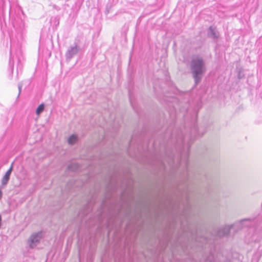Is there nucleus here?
Here are the masks:
<instances>
[{
    "label": "nucleus",
    "instance_id": "4468645a",
    "mask_svg": "<svg viewBox=\"0 0 262 262\" xmlns=\"http://www.w3.org/2000/svg\"><path fill=\"white\" fill-rule=\"evenodd\" d=\"M13 163L11 164V165L10 167L9 168V169L6 171L5 175L8 176L9 177H10L11 173L12 172V169H13Z\"/></svg>",
    "mask_w": 262,
    "mask_h": 262
},
{
    "label": "nucleus",
    "instance_id": "f8f14e48",
    "mask_svg": "<svg viewBox=\"0 0 262 262\" xmlns=\"http://www.w3.org/2000/svg\"><path fill=\"white\" fill-rule=\"evenodd\" d=\"M45 108L43 104H40L36 110V113L37 115H39L43 111Z\"/></svg>",
    "mask_w": 262,
    "mask_h": 262
},
{
    "label": "nucleus",
    "instance_id": "6ab92c4d",
    "mask_svg": "<svg viewBox=\"0 0 262 262\" xmlns=\"http://www.w3.org/2000/svg\"><path fill=\"white\" fill-rule=\"evenodd\" d=\"M130 103L132 104V100H131L130 98Z\"/></svg>",
    "mask_w": 262,
    "mask_h": 262
},
{
    "label": "nucleus",
    "instance_id": "ddd939ff",
    "mask_svg": "<svg viewBox=\"0 0 262 262\" xmlns=\"http://www.w3.org/2000/svg\"><path fill=\"white\" fill-rule=\"evenodd\" d=\"M205 262H216L214 255L210 254L206 259Z\"/></svg>",
    "mask_w": 262,
    "mask_h": 262
},
{
    "label": "nucleus",
    "instance_id": "f03ea898",
    "mask_svg": "<svg viewBox=\"0 0 262 262\" xmlns=\"http://www.w3.org/2000/svg\"><path fill=\"white\" fill-rule=\"evenodd\" d=\"M249 227L248 233L245 237L248 244L258 242L262 239V221L259 218L246 219L231 226H225L219 229L217 235L222 237L226 236L230 231L237 228Z\"/></svg>",
    "mask_w": 262,
    "mask_h": 262
},
{
    "label": "nucleus",
    "instance_id": "423d86ee",
    "mask_svg": "<svg viewBox=\"0 0 262 262\" xmlns=\"http://www.w3.org/2000/svg\"><path fill=\"white\" fill-rule=\"evenodd\" d=\"M79 51V47L78 45L75 43L74 46H71L66 53L67 59H70L76 55Z\"/></svg>",
    "mask_w": 262,
    "mask_h": 262
},
{
    "label": "nucleus",
    "instance_id": "aec40b11",
    "mask_svg": "<svg viewBox=\"0 0 262 262\" xmlns=\"http://www.w3.org/2000/svg\"><path fill=\"white\" fill-rule=\"evenodd\" d=\"M162 163L164 165H165L164 162H162Z\"/></svg>",
    "mask_w": 262,
    "mask_h": 262
},
{
    "label": "nucleus",
    "instance_id": "f3484780",
    "mask_svg": "<svg viewBox=\"0 0 262 262\" xmlns=\"http://www.w3.org/2000/svg\"><path fill=\"white\" fill-rule=\"evenodd\" d=\"M18 86L19 94L20 93V91H21L22 85H21V84L20 83H19Z\"/></svg>",
    "mask_w": 262,
    "mask_h": 262
},
{
    "label": "nucleus",
    "instance_id": "20e7f679",
    "mask_svg": "<svg viewBox=\"0 0 262 262\" xmlns=\"http://www.w3.org/2000/svg\"><path fill=\"white\" fill-rule=\"evenodd\" d=\"M11 6L10 0H0V29L3 30L4 20V14L6 11L10 13Z\"/></svg>",
    "mask_w": 262,
    "mask_h": 262
},
{
    "label": "nucleus",
    "instance_id": "f257e3e1",
    "mask_svg": "<svg viewBox=\"0 0 262 262\" xmlns=\"http://www.w3.org/2000/svg\"><path fill=\"white\" fill-rule=\"evenodd\" d=\"M189 134L177 129L172 130L171 127H169L165 133V137H168L171 142L175 145L176 149L178 148L180 154L181 159L177 160L179 165H184L185 169L183 176L186 180H188L190 175L192 172L188 165V155L189 149L193 140L200 136L197 126L194 124L192 127L188 129Z\"/></svg>",
    "mask_w": 262,
    "mask_h": 262
},
{
    "label": "nucleus",
    "instance_id": "9b49d317",
    "mask_svg": "<svg viewBox=\"0 0 262 262\" xmlns=\"http://www.w3.org/2000/svg\"><path fill=\"white\" fill-rule=\"evenodd\" d=\"M68 169L72 171H76L78 169V165L77 164L72 163L68 166Z\"/></svg>",
    "mask_w": 262,
    "mask_h": 262
},
{
    "label": "nucleus",
    "instance_id": "9d476101",
    "mask_svg": "<svg viewBox=\"0 0 262 262\" xmlns=\"http://www.w3.org/2000/svg\"><path fill=\"white\" fill-rule=\"evenodd\" d=\"M167 163L170 166H174V164L175 163V160L174 157L171 156H169L167 160Z\"/></svg>",
    "mask_w": 262,
    "mask_h": 262
},
{
    "label": "nucleus",
    "instance_id": "2eb2a0df",
    "mask_svg": "<svg viewBox=\"0 0 262 262\" xmlns=\"http://www.w3.org/2000/svg\"><path fill=\"white\" fill-rule=\"evenodd\" d=\"M13 64H14L13 59V57H12V55L11 54L10 59H9V66H12L13 67Z\"/></svg>",
    "mask_w": 262,
    "mask_h": 262
},
{
    "label": "nucleus",
    "instance_id": "dca6fc26",
    "mask_svg": "<svg viewBox=\"0 0 262 262\" xmlns=\"http://www.w3.org/2000/svg\"><path fill=\"white\" fill-rule=\"evenodd\" d=\"M18 41L21 40L23 38V32H20L18 34V36L16 37Z\"/></svg>",
    "mask_w": 262,
    "mask_h": 262
},
{
    "label": "nucleus",
    "instance_id": "6e6552de",
    "mask_svg": "<svg viewBox=\"0 0 262 262\" xmlns=\"http://www.w3.org/2000/svg\"><path fill=\"white\" fill-rule=\"evenodd\" d=\"M10 177L4 175L1 180L2 187H4L8 183Z\"/></svg>",
    "mask_w": 262,
    "mask_h": 262
},
{
    "label": "nucleus",
    "instance_id": "39448f33",
    "mask_svg": "<svg viewBox=\"0 0 262 262\" xmlns=\"http://www.w3.org/2000/svg\"><path fill=\"white\" fill-rule=\"evenodd\" d=\"M42 237V233L41 232L32 234L28 242L29 247L31 248H35L39 243Z\"/></svg>",
    "mask_w": 262,
    "mask_h": 262
},
{
    "label": "nucleus",
    "instance_id": "1a4fd4ad",
    "mask_svg": "<svg viewBox=\"0 0 262 262\" xmlns=\"http://www.w3.org/2000/svg\"><path fill=\"white\" fill-rule=\"evenodd\" d=\"M77 140V137L75 135H71L68 139V143L70 144H75Z\"/></svg>",
    "mask_w": 262,
    "mask_h": 262
},
{
    "label": "nucleus",
    "instance_id": "a211bd4d",
    "mask_svg": "<svg viewBox=\"0 0 262 262\" xmlns=\"http://www.w3.org/2000/svg\"><path fill=\"white\" fill-rule=\"evenodd\" d=\"M13 40H14V39L12 37H11V43H12Z\"/></svg>",
    "mask_w": 262,
    "mask_h": 262
},
{
    "label": "nucleus",
    "instance_id": "0eeeda50",
    "mask_svg": "<svg viewBox=\"0 0 262 262\" xmlns=\"http://www.w3.org/2000/svg\"><path fill=\"white\" fill-rule=\"evenodd\" d=\"M208 36L209 37L216 39L219 37V32L216 31L215 28L212 26H210L209 28L208 32Z\"/></svg>",
    "mask_w": 262,
    "mask_h": 262
},
{
    "label": "nucleus",
    "instance_id": "7ed1b4c3",
    "mask_svg": "<svg viewBox=\"0 0 262 262\" xmlns=\"http://www.w3.org/2000/svg\"><path fill=\"white\" fill-rule=\"evenodd\" d=\"M191 70L196 83L201 79L202 75L205 71V63L203 59L197 57L191 62Z\"/></svg>",
    "mask_w": 262,
    "mask_h": 262
}]
</instances>
